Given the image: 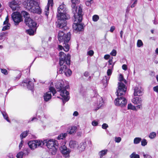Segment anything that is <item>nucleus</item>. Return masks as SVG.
<instances>
[{"label":"nucleus","instance_id":"nucleus-1","mask_svg":"<svg viewBox=\"0 0 158 158\" xmlns=\"http://www.w3.org/2000/svg\"><path fill=\"white\" fill-rule=\"evenodd\" d=\"M59 64L60 66L58 68L57 73L62 74L64 73L67 77L70 76L72 74V71L68 67L70 64V55L69 54L66 55L62 52L59 53Z\"/></svg>","mask_w":158,"mask_h":158},{"label":"nucleus","instance_id":"nucleus-2","mask_svg":"<svg viewBox=\"0 0 158 158\" xmlns=\"http://www.w3.org/2000/svg\"><path fill=\"white\" fill-rule=\"evenodd\" d=\"M72 10L74 14L73 20L74 22L73 25V29L77 32L82 31L84 30L83 26L82 24L78 23L81 22L82 19V6H80L76 8H73Z\"/></svg>","mask_w":158,"mask_h":158},{"label":"nucleus","instance_id":"nucleus-3","mask_svg":"<svg viewBox=\"0 0 158 158\" xmlns=\"http://www.w3.org/2000/svg\"><path fill=\"white\" fill-rule=\"evenodd\" d=\"M118 89L116 92L118 98L115 99L114 103L116 106L123 107L127 105V101L125 98L122 97V96L125 94L127 88L122 82H118Z\"/></svg>","mask_w":158,"mask_h":158},{"label":"nucleus","instance_id":"nucleus-4","mask_svg":"<svg viewBox=\"0 0 158 158\" xmlns=\"http://www.w3.org/2000/svg\"><path fill=\"white\" fill-rule=\"evenodd\" d=\"M55 86L57 91L60 92V94L62 97L63 102L64 105L70 98L69 93L66 90V87H64V83L62 81H56Z\"/></svg>","mask_w":158,"mask_h":158},{"label":"nucleus","instance_id":"nucleus-5","mask_svg":"<svg viewBox=\"0 0 158 158\" xmlns=\"http://www.w3.org/2000/svg\"><path fill=\"white\" fill-rule=\"evenodd\" d=\"M27 9L33 13L40 14L41 10L37 2L34 0H26L25 2Z\"/></svg>","mask_w":158,"mask_h":158},{"label":"nucleus","instance_id":"nucleus-6","mask_svg":"<svg viewBox=\"0 0 158 158\" xmlns=\"http://www.w3.org/2000/svg\"><path fill=\"white\" fill-rule=\"evenodd\" d=\"M42 142L43 145L45 144L52 155L56 154L59 145L57 141L53 139H47L44 140Z\"/></svg>","mask_w":158,"mask_h":158},{"label":"nucleus","instance_id":"nucleus-7","mask_svg":"<svg viewBox=\"0 0 158 158\" xmlns=\"http://www.w3.org/2000/svg\"><path fill=\"white\" fill-rule=\"evenodd\" d=\"M22 15L25 18V22L26 25L30 28H35L37 25L36 22L30 18L28 13L26 11H22Z\"/></svg>","mask_w":158,"mask_h":158},{"label":"nucleus","instance_id":"nucleus-8","mask_svg":"<svg viewBox=\"0 0 158 158\" xmlns=\"http://www.w3.org/2000/svg\"><path fill=\"white\" fill-rule=\"evenodd\" d=\"M57 18L58 20L56 23L57 27L59 29H63L64 30L68 29V28L66 26V20L69 19H65V18L64 16H61L59 15L58 16H57Z\"/></svg>","mask_w":158,"mask_h":158},{"label":"nucleus","instance_id":"nucleus-9","mask_svg":"<svg viewBox=\"0 0 158 158\" xmlns=\"http://www.w3.org/2000/svg\"><path fill=\"white\" fill-rule=\"evenodd\" d=\"M71 34L70 32L65 34L63 31H59L58 35V40L60 43H68L70 40Z\"/></svg>","mask_w":158,"mask_h":158},{"label":"nucleus","instance_id":"nucleus-10","mask_svg":"<svg viewBox=\"0 0 158 158\" xmlns=\"http://www.w3.org/2000/svg\"><path fill=\"white\" fill-rule=\"evenodd\" d=\"M67 10L64 5H60L58 8L57 16L59 15L61 16H64L65 18V19H69V15L66 13Z\"/></svg>","mask_w":158,"mask_h":158},{"label":"nucleus","instance_id":"nucleus-11","mask_svg":"<svg viewBox=\"0 0 158 158\" xmlns=\"http://www.w3.org/2000/svg\"><path fill=\"white\" fill-rule=\"evenodd\" d=\"M43 144L42 141L39 140H31L28 143L29 147L32 150H34L38 147H42Z\"/></svg>","mask_w":158,"mask_h":158},{"label":"nucleus","instance_id":"nucleus-12","mask_svg":"<svg viewBox=\"0 0 158 158\" xmlns=\"http://www.w3.org/2000/svg\"><path fill=\"white\" fill-rule=\"evenodd\" d=\"M19 13L14 12L11 15V18L15 23V25H18L19 23L22 21V17Z\"/></svg>","mask_w":158,"mask_h":158},{"label":"nucleus","instance_id":"nucleus-13","mask_svg":"<svg viewBox=\"0 0 158 158\" xmlns=\"http://www.w3.org/2000/svg\"><path fill=\"white\" fill-rule=\"evenodd\" d=\"M61 153L66 158H69V153L70 151L69 149L67 148L65 145L61 146L60 148Z\"/></svg>","mask_w":158,"mask_h":158},{"label":"nucleus","instance_id":"nucleus-14","mask_svg":"<svg viewBox=\"0 0 158 158\" xmlns=\"http://www.w3.org/2000/svg\"><path fill=\"white\" fill-rule=\"evenodd\" d=\"M112 73V70H110V69H108L107 71V74L108 76H105L103 77L102 80V82L103 83V85L105 87L107 85L110 77V76L111 75Z\"/></svg>","mask_w":158,"mask_h":158},{"label":"nucleus","instance_id":"nucleus-15","mask_svg":"<svg viewBox=\"0 0 158 158\" xmlns=\"http://www.w3.org/2000/svg\"><path fill=\"white\" fill-rule=\"evenodd\" d=\"M22 84L23 86H24L25 85H26L27 88L30 90H31L33 88V84L32 82L31 81L30 79H27L24 80Z\"/></svg>","mask_w":158,"mask_h":158},{"label":"nucleus","instance_id":"nucleus-16","mask_svg":"<svg viewBox=\"0 0 158 158\" xmlns=\"http://www.w3.org/2000/svg\"><path fill=\"white\" fill-rule=\"evenodd\" d=\"M53 5V0H48V3L47 5L45 7L44 10V14L47 16L48 17V15L49 13V7L50 6H52Z\"/></svg>","mask_w":158,"mask_h":158},{"label":"nucleus","instance_id":"nucleus-17","mask_svg":"<svg viewBox=\"0 0 158 158\" xmlns=\"http://www.w3.org/2000/svg\"><path fill=\"white\" fill-rule=\"evenodd\" d=\"M134 90V96H140L143 94V89L140 86L135 87Z\"/></svg>","mask_w":158,"mask_h":158},{"label":"nucleus","instance_id":"nucleus-18","mask_svg":"<svg viewBox=\"0 0 158 158\" xmlns=\"http://www.w3.org/2000/svg\"><path fill=\"white\" fill-rule=\"evenodd\" d=\"M142 99L140 97H136L134 98L132 100V102L135 104L138 105L142 103Z\"/></svg>","mask_w":158,"mask_h":158},{"label":"nucleus","instance_id":"nucleus-19","mask_svg":"<svg viewBox=\"0 0 158 158\" xmlns=\"http://www.w3.org/2000/svg\"><path fill=\"white\" fill-rule=\"evenodd\" d=\"M18 2L12 1L10 3L9 6L13 10H15L18 8Z\"/></svg>","mask_w":158,"mask_h":158},{"label":"nucleus","instance_id":"nucleus-20","mask_svg":"<svg viewBox=\"0 0 158 158\" xmlns=\"http://www.w3.org/2000/svg\"><path fill=\"white\" fill-rule=\"evenodd\" d=\"M43 97L44 101L48 102L51 98V94L50 92H47L44 94Z\"/></svg>","mask_w":158,"mask_h":158},{"label":"nucleus","instance_id":"nucleus-21","mask_svg":"<svg viewBox=\"0 0 158 158\" xmlns=\"http://www.w3.org/2000/svg\"><path fill=\"white\" fill-rule=\"evenodd\" d=\"M78 144L75 141H71L69 143L70 147L73 149H75L77 148Z\"/></svg>","mask_w":158,"mask_h":158},{"label":"nucleus","instance_id":"nucleus-22","mask_svg":"<svg viewBox=\"0 0 158 158\" xmlns=\"http://www.w3.org/2000/svg\"><path fill=\"white\" fill-rule=\"evenodd\" d=\"M86 142H82L80 143L78 147V149L80 151L82 152L85 150L86 147Z\"/></svg>","mask_w":158,"mask_h":158},{"label":"nucleus","instance_id":"nucleus-23","mask_svg":"<svg viewBox=\"0 0 158 158\" xmlns=\"http://www.w3.org/2000/svg\"><path fill=\"white\" fill-rule=\"evenodd\" d=\"M98 100L97 101V105L98 107V108L102 106L104 104V102L102 98L99 97L98 98Z\"/></svg>","mask_w":158,"mask_h":158},{"label":"nucleus","instance_id":"nucleus-24","mask_svg":"<svg viewBox=\"0 0 158 158\" xmlns=\"http://www.w3.org/2000/svg\"><path fill=\"white\" fill-rule=\"evenodd\" d=\"M113 58V57H111V59H109L108 63V69H110L111 70H112L114 66V63L112 64L113 61L112 59Z\"/></svg>","mask_w":158,"mask_h":158},{"label":"nucleus","instance_id":"nucleus-25","mask_svg":"<svg viewBox=\"0 0 158 158\" xmlns=\"http://www.w3.org/2000/svg\"><path fill=\"white\" fill-rule=\"evenodd\" d=\"M107 152V149L102 150L100 151L98 153L100 158H102L103 156L106 155Z\"/></svg>","mask_w":158,"mask_h":158},{"label":"nucleus","instance_id":"nucleus-26","mask_svg":"<svg viewBox=\"0 0 158 158\" xmlns=\"http://www.w3.org/2000/svg\"><path fill=\"white\" fill-rule=\"evenodd\" d=\"M7 36V33L6 32H2L0 34V40H5Z\"/></svg>","mask_w":158,"mask_h":158},{"label":"nucleus","instance_id":"nucleus-27","mask_svg":"<svg viewBox=\"0 0 158 158\" xmlns=\"http://www.w3.org/2000/svg\"><path fill=\"white\" fill-rule=\"evenodd\" d=\"M29 131H26L23 132L20 135V137L21 139H23L27 136L28 134Z\"/></svg>","mask_w":158,"mask_h":158},{"label":"nucleus","instance_id":"nucleus-28","mask_svg":"<svg viewBox=\"0 0 158 158\" xmlns=\"http://www.w3.org/2000/svg\"><path fill=\"white\" fill-rule=\"evenodd\" d=\"M77 127L76 126H73L71 127L70 129L69 130V133L70 134L74 133L76 131Z\"/></svg>","mask_w":158,"mask_h":158},{"label":"nucleus","instance_id":"nucleus-29","mask_svg":"<svg viewBox=\"0 0 158 158\" xmlns=\"http://www.w3.org/2000/svg\"><path fill=\"white\" fill-rule=\"evenodd\" d=\"M127 108L128 110H137L136 107L132 105L131 103L128 104L127 106Z\"/></svg>","mask_w":158,"mask_h":158},{"label":"nucleus","instance_id":"nucleus-30","mask_svg":"<svg viewBox=\"0 0 158 158\" xmlns=\"http://www.w3.org/2000/svg\"><path fill=\"white\" fill-rule=\"evenodd\" d=\"M63 45L64 47V50L65 52H68L69 49V45L68 44V43H63Z\"/></svg>","mask_w":158,"mask_h":158},{"label":"nucleus","instance_id":"nucleus-31","mask_svg":"<svg viewBox=\"0 0 158 158\" xmlns=\"http://www.w3.org/2000/svg\"><path fill=\"white\" fill-rule=\"evenodd\" d=\"M141 139L139 137L135 138L134 140V143L135 144H137L140 143L141 140Z\"/></svg>","mask_w":158,"mask_h":158},{"label":"nucleus","instance_id":"nucleus-32","mask_svg":"<svg viewBox=\"0 0 158 158\" xmlns=\"http://www.w3.org/2000/svg\"><path fill=\"white\" fill-rule=\"evenodd\" d=\"M93 2L94 0H86L85 4L87 6L90 7Z\"/></svg>","mask_w":158,"mask_h":158},{"label":"nucleus","instance_id":"nucleus-33","mask_svg":"<svg viewBox=\"0 0 158 158\" xmlns=\"http://www.w3.org/2000/svg\"><path fill=\"white\" fill-rule=\"evenodd\" d=\"M130 157L131 158H139V156L136 154L135 152H133L130 155Z\"/></svg>","mask_w":158,"mask_h":158},{"label":"nucleus","instance_id":"nucleus-34","mask_svg":"<svg viewBox=\"0 0 158 158\" xmlns=\"http://www.w3.org/2000/svg\"><path fill=\"white\" fill-rule=\"evenodd\" d=\"M118 80L120 82L123 81L125 84L126 83V80L124 78L123 76L121 74H120L119 76Z\"/></svg>","mask_w":158,"mask_h":158},{"label":"nucleus","instance_id":"nucleus-35","mask_svg":"<svg viewBox=\"0 0 158 158\" xmlns=\"http://www.w3.org/2000/svg\"><path fill=\"white\" fill-rule=\"evenodd\" d=\"M66 135L67 134L65 133L64 134H61L58 136L57 139H63V138H65Z\"/></svg>","mask_w":158,"mask_h":158},{"label":"nucleus","instance_id":"nucleus-36","mask_svg":"<svg viewBox=\"0 0 158 158\" xmlns=\"http://www.w3.org/2000/svg\"><path fill=\"white\" fill-rule=\"evenodd\" d=\"M27 32L30 35H34L35 30L31 28L30 29L27 31Z\"/></svg>","mask_w":158,"mask_h":158},{"label":"nucleus","instance_id":"nucleus-37","mask_svg":"<svg viewBox=\"0 0 158 158\" xmlns=\"http://www.w3.org/2000/svg\"><path fill=\"white\" fill-rule=\"evenodd\" d=\"M137 46L139 48L143 46V44L141 40H138L137 42Z\"/></svg>","mask_w":158,"mask_h":158},{"label":"nucleus","instance_id":"nucleus-38","mask_svg":"<svg viewBox=\"0 0 158 158\" xmlns=\"http://www.w3.org/2000/svg\"><path fill=\"white\" fill-rule=\"evenodd\" d=\"M2 115H3L4 118L5 119H6L7 122L10 123V121L8 119V118L7 114L5 112H2Z\"/></svg>","mask_w":158,"mask_h":158},{"label":"nucleus","instance_id":"nucleus-39","mask_svg":"<svg viewBox=\"0 0 158 158\" xmlns=\"http://www.w3.org/2000/svg\"><path fill=\"white\" fill-rule=\"evenodd\" d=\"M49 90L50 91L49 92H50V93L52 92L53 94V95H54L56 93V90H55V89L52 87H50L49 88Z\"/></svg>","mask_w":158,"mask_h":158},{"label":"nucleus","instance_id":"nucleus-40","mask_svg":"<svg viewBox=\"0 0 158 158\" xmlns=\"http://www.w3.org/2000/svg\"><path fill=\"white\" fill-rule=\"evenodd\" d=\"M24 153L22 152H20L18 153L16 156L17 158H22L23 155Z\"/></svg>","mask_w":158,"mask_h":158},{"label":"nucleus","instance_id":"nucleus-41","mask_svg":"<svg viewBox=\"0 0 158 158\" xmlns=\"http://www.w3.org/2000/svg\"><path fill=\"white\" fill-rule=\"evenodd\" d=\"M48 118V116L46 114H44L43 117L41 119V121L42 122H44Z\"/></svg>","mask_w":158,"mask_h":158},{"label":"nucleus","instance_id":"nucleus-42","mask_svg":"<svg viewBox=\"0 0 158 158\" xmlns=\"http://www.w3.org/2000/svg\"><path fill=\"white\" fill-rule=\"evenodd\" d=\"M99 19V17L97 15H94L93 16L92 19L94 22L97 21Z\"/></svg>","mask_w":158,"mask_h":158},{"label":"nucleus","instance_id":"nucleus-43","mask_svg":"<svg viewBox=\"0 0 158 158\" xmlns=\"http://www.w3.org/2000/svg\"><path fill=\"white\" fill-rule=\"evenodd\" d=\"M156 136V133L154 132H152L150 133L149 136L151 139H153Z\"/></svg>","mask_w":158,"mask_h":158},{"label":"nucleus","instance_id":"nucleus-44","mask_svg":"<svg viewBox=\"0 0 158 158\" xmlns=\"http://www.w3.org/2000/svg\"><path fill=\"white\" fill-rule=\"evenodd\" d=\"M10 24H7L6 25L4 26L2 28V30L5 31L9 29L10 28Z\"/></svg>","mask_w":158,"mask_h":158},{"label":"nucleus","instance_id":"nucleus-45","mask_svg":"<svg viewBox=\"0 0 158 158\" xmlns=\"http://www.w3.org/2000/svg\"><path fill=\"white\" fill-rule=\"evenodd\" d=\"M147 140L146 139H143L141 141V145L143 146H144L147 145Z\"/></svg>","mask_w":158,"mask_h":158},{"label":"nucleus","instance_id":"nucleus-46","mask_svg":"<svg viewBox=\"0 0 158 158\" xmlns=\"http://www.w3.org/2000/svg\"><path fill=\"white\" fill-rule=\"evenodd\" d=\"M71 1L73 4H74V7H75L74 5L78 4L80 2V0H71Z\"/></svg>","mask_w":158,"mask_h":158},{"label":"nucleus","instance_id":"nucleus-47","mask_svg":"<svg viewBox=\"0 0 158 158\" xmlns=\"http://www.w3.org/2000/svg\"><path fill=\"white\" fill-rule=\"evenodd\" d=\"M121 140V138L120 137H115L114 139V141L115 142L119 143Z\"/></svg>","mask_w":158,"mask_h":158},{"label":"nucleus","instance_id":"nucleus-48","mask_svg":"<svg viewBox=\"0 0 158 158\" xmlns=\"http://www.w3.org/2000/svg\"><path fill=\"white\" fill-rule=\"evenodd\" d=\"M116 51L114 49H113L110 53V54L112 56H115L116 55Z\"/></svg>","mask_w":158,"mask_h":158},{"label":"nucleus","instance_id":"nucleus-49","mask_svg":"<svg viewBox=\"0 0 158 158\" xmlns=\"http://www.w3.org/2000/svg\"><path fill=\"white\" fill-rule=\"evenodd\" d=\"M1 72L5 75H6L8 74V72L6 69H1Z\"/></svg>","mask_w":158,"mask_h":158},{"label":"nucleus","instance_id":"nucleus-50","mask_svg":"<svg viewBox=\"0 0 158 158\" xmlns=\"http://www.w3.org/2000/svg\"><path fill=\"white\" fill-rule=\"evenodd\" d=\"M38 112H37V116H36L37 117L33 118H32L31 121H32L34 120H35L36 121L37 119H38V118H40V116L39 115H38Z\"/></svg>","mask_w":158,"mask_h":158},{"label":"nucleus","instance_id":"nucleus-51","mask_svg":"<svg viewBox=\"0 0 158 158\" xmlns=\"http://www.w3.org/2000/svg\"><path fill=\"white\" fill-rule=\"evenodd\" d=\"M108 127V125L106 123H103L102 125V128L104 129H106Z\"/></svg>","mask_w":158,"mask_h":158},{"label":"nucleus","instance_id":"nucleus-52","mask_svg":"<svg viewBox=\"0 0 158 158\" xmlns=\"http://www.w3.org/2000/svg\"><path fill=\"white\" fill-rule=\"evenodd\" d=\"M24 151V153L26 155H28L30 152V150L28 148H25Z\"/></svg>","mask_w":158,"mask_h":158},{"label":"nucleus","instance_id":"nucleus-53","mask_svg":"<svg viewBox=\"0 0 158 158\" xmlns=\"http://www.w3.org/2000/svg\"><path fill=\"white\" fill-rule=\"evenodd\" d=\"M143 155L144 158H152L150 155L148 154H145L144 152L143 153Z\"/></svg>","mask_w":158,"mask_h":158},{"label":"nucleus","instance_id":"nucleus-54","mask_svg":"<svg viewBox=\"0 0 158 158\" xmlns=\"http://www.w3.org/2000/svg\"><path fill=\"white\" fill-rule=\"evenodd\" d=\"M87 53L88 55L90 56H92L94 54V52L92 50H90Z\"/></svg>","mask_w":158,"mask_h":158},{"label":"nucleus","instance_id":"nucleus-55","mask_svg":"<svg viewBox=\"0 0 158 158\" xmlns=\"http://www.w3.org/2000/svg\"><path fill=\"white\" fill-rule=\"evenodd\" d=\"M92 124L93 126H97L98 125V123L97 122L94 120L92 122Z\"/></svg>","mask_w":158,"mask_h":158},{"label":"nucleus","instance_id":"nucleus-56","mask_svg":"<svg viewBox=\"0 0 158 158\" xmlns=\"http://www.w3.org/2000/svg\"><path fill=\"white\" fill-rule=\"evenodd\" d=\"M21 141L19 144V149H21V148H22L23 144L24 143L23 140V139H21Z\"/></svg>","mask_w":158,"mask_h":158},{"label":"nucleus","instance_id":"nucleus-57","mask_svg":"<svg viewBox=\"0 0 158 158\" xmlns=\"http://www.w3.org/2000/svg\"><path fill=\"white\" fill-rule=\"evenodd\" d=\"M153 89L154 91L158 93V85L154 87Z\"/></svg>","mask_w":158,"mask_h":158},{"label":"nucleus","instance_id":"nucleus-58","mask_svg":"<svg viewBox=\"0 0 158 158\" xmlns=\"http://www.w3.org/2000/svg\"><path fill=\"white\" fill-rule=\"evenodd\" d=\"M122 68L124 70H127V65L125 64H123L122 66Z\"/></svg>","mask_w":158,"mask_h":158},{"label":"nucleus","instance_id":"nucleus-59","mask_svg":"<svg viewBox=\"0 0 158 158\" xmlns=\"http://www.w3.org/2000/svg\"><path fill=\"white\" fill-rule=\"evenodd\" d=\"M110 56L109 55H106L104 56V58L106 60H107L110 58Z\"/></svg>","mask_w":158,"mask_h":158},{"label":"nucleus","instance_id":"nucleus-60","mask_svg":"<svg viewBox=\"0 0 158 158\" xmlns=\"http://www.w3.org/2000/svg\"><path fill=\"white\" fill-rule=\"evenodd\" d=\"M139 105L137 106L136 107L137 108L139 109H142V104H139Z\"/></svg>","mask_w":158,"mask_h":158},{"label":"nucleus","instance_id":"nucleus-61","mask_svg":"<svg viewBox=\"0 0 158 158\" xmlns=\"http://www.w3.org/2000/svg\"><path fill=\"white\" fill-rule=\"evenodd\" d=\"M115 27H114V26H112L111 28H110V31L112 32H113L115 30Z\"/></svg>","mask_w":158,"mask_h":158},{"label":"nucleus","instance_id":"nucleus-62","mask_svg":"<svg viewBox=\"0 0 158 158\" xmlns=\"http://www.w3.org/2000/svg\"><path fill=\"white\" fill-rule=\"evenodd\" d=\"M58 48L59 50H62V49H64V47L61 45H58Z\"/></svg>","mask_w":158,"mask_h":158},{"label":"nucleus","instance_id":"nucleus-63","mask_svg":"<svg viewBox=\"0 0 158 158\" xmlns=\"http://www.w3.org/2000/svg\"><path fill=\"white\" fill-rule=\"evenodd\" d=\"M78 115V113L77 111H75L73 113V115L75 116H77Z\"/></svg>","mask_w":158,"mask_h":158},{"label":"nucleus","instance_id":"nucleus-64","mask_svg":"<svg viewBox=\"0 0 158 158\" xmlns=\"http://www.w3.org/2000/svg\"><path fill=\"white\" fill-rule=\"evenodd\" d=\"M84 76H85V77H87L89 75V73L88 72H85L84 73Z\"/></svg>","mask_w":158,"mask_h":158}]
</instances>
